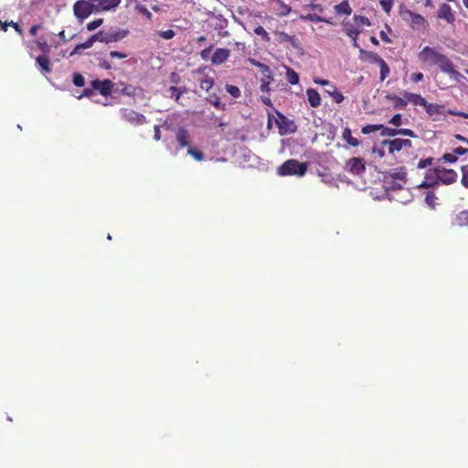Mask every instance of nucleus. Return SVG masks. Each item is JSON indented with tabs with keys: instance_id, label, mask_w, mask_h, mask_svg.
Masks as SVG:
<instances>
[{
	"instance_id": "63",
	"label": "nucleus",
	"mask_w": 468,
	"mask_h": 468,
	"mask_svg": "<svg viewBox=\"0 0 468 468\" xmlns=\"http://www.w3.org/2000/svg\"><path fill=\"white\" fill-rule=\"evenodd\" d=\"M381 39L386 42V43H391V39L388 37V35L384 32V31H381L380 34H379Z\"/></svg>"
},
{
	"instance_id": "62",
	"label": "nucleus",
	"mask_w": 468,
	"mask_h": 468,
	"mask_svg": "<svg viewBox=\"0 0 468 468\" xmlns=\"http://www.w3.org/2000/svg\"><path fill=\"white\" fill-rule=\"evenodd\" d=\"M261 90L262 92H269L270 91V83L269 82H262L261 85Z\"/></svg>"
},
{
	"instance_id": "64",
	"label": "nucleus",
	"mask_w": 468,
	"mask_h": 468,
	"mask_svg": "<svg viewBox=\"0 0 468 468\" xmlns=\"http://www.w3.org/2000/svg\"><path fill=\"white\" fill-rule=\"evenodd\" d=\"M261 101L267 105V106H272V103H271V101L269 97H264V96H261Z\"/></svg>"
},
{
	"instance_id": "7",
	"label": "nucleus",
	"mask_w": 468,
	"mask_h": 468,
	"mask_svg": "<svg viewBox=\"0 0 468 468\" xmlns=\"http://www.w3.org/2000/svg\"><path fill=\"white\" fill-rule=\"evenodd\" d=\"M278 118L275 119V123L279 128V133L281 135H284L287 133H294L296 130V126L293 122L290 121L284 115L277 112Z\"/></svg>"
},
{
	"instance_id": "31",
	"label": "nucleus",
	"mask_w": 468,
	"mask_h": 468,
	"mask_svg": "<svg viewBox=\"0 0 468 468\" xmlns=\"http://www.w3.org/2000/svg\"><path fill=\"white\" fill-rule=\"evenodd\" d=\"M437 197L432 192H428L425 197V203L432 209L436 207Z\"/></svg>"
},
{
	"instance_id": "50",
	"label": "nucleus",
	"mask_w": 468,
	"mask_h": 468,
	"mask_svg": "<svg viewBox=\"0 0 468 468\" xmlns=\"http://www.w3.org/2000/svg\"><path fill=\"white\" fill-rule=\"evenodd\" d=\"M389 123H391L394 126H399L401 125V114L398 113L395 114L389 121Z\"/></svg>"
},
{
	"instance_id": "1",
	"label": "nucleus",
	"mask_w": 468,
	"mask_h": 468,
	"mask_svg": "<svg viewBox=\"0 0 468 468\" xmlns=\"http://www.w3.org/2000/svg\"><path fill=\"white\" fill-rule=\"evenodd\" d=\"M418 58L424 65H437L441 71L447 70V67H449V62L451 61L446 55L428 46L424 47L419 52Z\"/></svg>"
},
{
	"instance_id": "46",
	"label": "nucleus",
	"mask_w": 468,
	"mask_h": 468,
	"mask_svg": "<svg viewBox=\"0 0 468 468\" xmlns=\"http://www.w3.org/2000/svg\"><path fill=\"white\" fill-rule=\"evenodd\" d=\"M355 20L360 26H370L369 19L363 16H356Z\"/></svg>"
},
{
	"instance_id": "52",
	"label": "nucleus",
	"mask_w": 468,
	"mask_h": 468,
	"mask_svg": "<svg viewBox=\"0 0 468 468\" xmlns=\"http://www.w3.org/2000/svg\"><path fill=\"white\" fill-rule=\"evenodd\" d=\"M254 32H255V34H257L258 36L262 37L263 38H268V33L266 32V30L261 26L257 27L255 28Z\"/></svg>"
},
{
	"instance_id": "53",
	"label": "nucleus",
	"mask_w": 468,
	"mask_h": 468,
	"mask_svg": "<svg viewBox=\"0 0 468 468\" xmlns=\"http://www.w3.org/2000/svg\"><path fill=\"white\" fill-rule=\"evenodd\" d=\"M138 11L145 16L148 19L152 18V13L144 6H139Z\"/></svg>"
},
{
	"instance_id": "61",
	"label": "nucleus",
	"mask_w": 468,
	"mask_h": 468,
	"mask_svg": "<svg viewBox=\"0 0 468 468\" xmlns=\"http://www.w3.org/2000/svg\"><path fill=\"white\" fill-rule=\"evenodd\" d=\"M398 180H394V182H390L389 186H385L388 189H400L403 186H398Z\"/></svg>"
},
{
	"instance_id": "33",
	"label": "nucleus",
	"mask_w": 468,
	"mask_h": 468,
	"mask_svg": "<svg viewBox=\"0 0 468 468\" xmlns=\"http://www.w3.org/2000/svg\"><path fill=\"white\" fill-rule=\"evenodd\" d=\"M382 128V124H368L362 128L364 134H369L371 133L379 131Z\"/></svg>"
},
{
	"instance_id": "27",
	"label": "nucleus",
	"mask_w": 468,
	"mask_h": 468,
	"mask_svg": "<svg viewBox=\"0 0 468 468\" xmlns=\"http://www.w3.org/2000/svg\"><path fill=\"white\" fill-rule=\"evenodd\" d=\"M96 42V39L93 38V35L84 43L79 44L75 47V48L71 51L70 56L79 53L81 49H87L92 47V45Z\"/></svg>"
},
{
	"instance_id": "30",
	"label": "nucleus",
	"mask_w": 468,
	"mask_h": 468,
	"mask_svg": "<svg viewBox=\"0 0 468 468\" xmlns=\"http://www.w3.org/2000/svg\"><path fill=\"white\" fill-rule=\"evenodd\" d=\"M343 138L352 146H357L359 144L358 140L352 136L351 130L348 128L344 130Z\"/></svg>"
},
{
	"instance_id": "6",
	"label": "nucleus",
	"mask_w": 468,
	"mask_h": 468,
	"mask_svg": "<svg viewBox=\"0 0 468 468\" xmlns=\"http://www.w3.org/2000/svg\"><path fill=\"white\" fill-rule=\"evenodd\" d=\"M398 180V186H403L406 183V171L404 167H399L389 172H387L384 176V185L389 186L390 182Z\"/></svg>"
},
{
	"instance_id": "15",
	"label": "nucleus",
	"mask_w": 468,
	"mask_h": 468,
	"mask_svg": "<svg viewBox=\"0 0 468 468\" xmlns=\"http://www.w3.org/2000/svg\"><path fill=\"white\" fill-rule=\"evenodd\" d=\"M229 57V50L227 48H217L211 58L213 64H222Z\"/></svg>"
},
{
	"instance_id": "10",
	"label": "nucleus",
	"mask_w": 468,
	"mask_h": 468,
	"mask_svg": "<svg viewBox=\"0 0 468 468\" xmlns=\"http://www.w3.org/2000/svg\"><path fill=\"white\" fill-rule=\"evenodd\" d=\"M435 176L438 184L450 185L457 179V173L452 169H435Z\"/></svg>"
},
{
	"instance_id": "11",
	"label": "nucleus",
	"mask_w": 468,
	"mask_h": 468,
	"mask_svg": "<svg viewBox=\"0 0 468 468\" xmlns=\"http://www.w3.org/2000/svg\"><path fill=\"white\" fill-rule=\"evenodd\" d=\"M402 95L404 98H406L407 104L409 102L412 103L416 106H423L427 112H431V108L432 107V104L428 103V101L420 94L411 93L409 91H403Z\"/></svg>"
},
{
	"instance_id": "51",
	"label": "nucleus",
	"mask_w": 468,
	"mask_h": 468,
	"mask_svg": "<svg viewBox=\"0 0 468 468\" xmlns=\"http://www.w3.org/2000/svg\"><path fill=\"white\" fill-rule=\"evenodd\" d=\"M359 34V31L357 29H348L347 30V35L353 38L354 40V46L356 47L357 46V43H356V37Z\"/></svg>"
},
{
	"instance_id": "58",
	"label": "nucleus",
	"mask_w": 468,
	"mask_h": 468,
	"mask_svg": "<svg viewBox=\"0 0 468 468\" xmlns=\"http://www.w3.org/2000/svg\"><path fill=\"white\" fill-rule=\"evenodd\" d=\"M314 82L322 86H330L332 83L326 80L314 79Z\"/></svg>"
},
{
	"instance_id": "20",
	"label": "nucleus",
	"mask_w": 468,
	"mask_h": 468,
	"mask_svg": "<svg viewBox=\"0 0 468 468\" xmlns=\"http://www.w3.org/2000/svg\"><path fill=\"white\" fill-rule=\"evenodd\" d=\"M375 61L378 64L380 68V80L383 81L389 74L390 69L386 61L380 57H377Z\"/></svg>"
},
{
	"instance_id": "37",
	"label": "nucleus",
	"mask_w": 468,
	"mask_h": 468,
	"mask_svg": "<svg viewBox=\"0 0 468 468\" xmlns=\"http://www.w3.org/2000/svg\"><path fill=\"white\" fill-rule=\"evenodd\" d=\"M382 9L387 13L389 14L391 11V8L394 4V0H380L379 2Z\"/></svg>"
},
{
	"instance_id": "9",
	"label": "nucleus",
	"mask_w": 468,
	"mask_h": 468,
	"mask_svg": "<svg viewBox=\"0 0 468 468\" xmlns=\"http://www.w3.org/2000/svg\"><path fill=\"white\" fill-rule=\"evenodd\" d=\"M121 113L122 119L132 124L141 125L146 122L144 115L131 109H122Z\"/></svg>"
},
{
	"instance_id": "4",
	"label": "nucleus",
	"mask_w": 468,
	"mask_h": 468,
	"mask_svg": "<svg viewBox=\"0 0 468 468\" xmlns=\"http://www.w3.org/2000/svg\"><path fill=\"white\" fill-rule=\"evenodd\" d=\"M95 11V4L90 0H79L74 5V14L79 18L88 17Z\"/></svg>"
},
{
	"instance_id": "12",
	"label": "nucleus",
	"mask_w": 468,
	"mask_h": 468,
	"mask_svg": "<svg viewBox=\"0 0 468 468\" xmlns=\"http://www.w3.org/2000/svg\"><path fill=\"white\" fill-rule=\"evenodd\" d=\"M113 83L110 80H95L92 81V88L100 91L103 96H107L111 93Z\"/></svg>"
},
{
	"instance_id": "25",
	"label": "nucleus",
	"mask_w": 468,
	"mask_h": 468,
	"mask_svg": "<svg viewBox=\"0 0 468 468\" xmlns=\"http://www.w3.org/2000/svg\"><path fill=\"white\" fill-rule=\"evenodd\" d=\"M330 88L325 91L334 99L336 103H340L344 101V95L339 92L334 84L329 86Z\"/></svg>"
},
{
	"instance_id": "5",
	"label": "nucleus",
	"mask_w": 468,
	"mask_h": 468,
	"mask_svg": "<svg viewBox=\"0 0 468 468\" xmlns=\"http://www.w3.org/2000/svg\"><path fill=\"white\" fill-rule=\"evenodd\" d=\"M125 35L124 31L120 30L99 31L93 35V38L101 43H111L121 40Z\"/></svg>"
},
{
	"instance_id": "14",
	"label": "nucleus",
	"mask_w": 468,
	"mask_h": 468,
	"mask_svg": "<svg viewBox=\"0 0 468 468\" xmlns=\"http://www.w3.org/2000/svg\"><path fill=\"white\" fill-rule=\"evenodd\" d=\"M346 170L354 175H359L365 171V165L360 158H351L346 163Z\"/></svg>"
},
{
	"instance_id": "8",
	"label": "nucleus",
	"mask_w": 468,
	"mask_h": 468,
	"mask_svg": "<svg viewBox=\"0 0 468 468\" xmlns=\"http://www.w3.org/2000/svg\"><path fill=\"white\" fill-rule=\"evenodd\" d=\"M382 144L388 147V153L391 154L400 151L402 148H410L412 146L410 140L399 138L393 140H384L382 141Z\"/></svg>"
},
{
	"instance_id": "22",
	"label": "nucleus",
	"mask_w": 468,
	"mask_h": 468,
	"mask_svg": "<svg viewBox=\"0 0 468 468\" xmlns=\"http://www.w3.org/2000/svg\"><path fill=\"white\" fill-rule=\"evenodd\" d=\"M176 141L178 142L181 148L188 145V133L186 129L181 128L176 133Z\"/></svg>"
},
{
	"instance_id": "24",
	"label": "nucleus",
	"mask_w": 468,
	"mask_h": 468,
	"mask_svg": "<svg viewBox=\"0 0 468 468\" xmlns=\"http://www.w3.org/2000/svg\"><path fill=\"white\" fill-rule=\"evenodd\" d=\"M453 224L459 227H468V210L457 214Z\"/></svg>"
},
{
	"instance_id": "2",
	"label": "nucleus",
	"mask_w": 468,
	"mask_h": 468,
	"mask_svg": "<svg viewBox=\"0 0 468 468\" xmlns=\"http://www.w3.org/2000/svg\"><path fill=\"white\" fill-rule=\"evenodd\" d=\"M399 14L402 20L415 31H425L429 27V22L423 16L412 12L404 5H399Z\"/></svg>"
},
{
	"instance_id": "41",
	"label": "nucleus",
	"mask_w": 468,
	"mask_h": 468,
	"mask_svg": "<svg viewBox=\"0 0 468 468\" xmlns=\"http://www.w3.org/2000/svg\"><path fill=\"white\" fill-rule=\"evenodd\" d=\"M102 22H103V20L101 18L91 21L87 24V29L89 31H93L96 28H98L102 24Z\"/></svg>"
},
{
	"instance_id": "29",
	"label": "nucleus",
	"mask_w": 468,
	"mask_h": 468,
	"mask_svg": "<svg viewBox=\"0 0 468 468\" xmlns=\"http://www.w3.org/2000/svg\"><path fill=\"white\" fill-rule=\"evenodd\" d=\"M37 62L43 71H45L47 73L50 71V68H49L50 61L47 56L37 57Z\"/></svg>"
},
{
	"instance_id": "54",
	"label": "nucleus",
	"mask_w": 468,
	"mask_h": 468,
	"mask_svg": "<svg viewBox=\"0 0 468 468\" xmlns=\"http://www.w3.org/2000/svg\"><path fill=\"white\" fill-rule=\"evenodd\" d=\"M211 50H212V47H209V48H207L203 49V50L201 51V53H200L201 58H202L204 60L208 59L209 55H210V53H211Z\"/></svg>"
},
{
	"instance_id": "60",
	"label": "nucleus",
	"mask_w": 468,
	"mask_h": 468,
	"mask_svg": "<svg viewBox=\"0 0 468 468\" xmlns=\"http://www.w3.org/2000/svg\"><path fill=\"white\" fill-rule=\"evenodd\" d=\"M154 138L156 141H159L161 139V132H160V127L158 125L154 126Z\"/></svg>"
},
{
	"instance_id": "17",
	"label": "nucleus",
	"mask_w": 468,
	"mask_h": 468,
	"mask_svg": "<svg viewBox=\"0 0 468 468\" xmlns=\"http://www.w3.org/2000/svg\"><path fill=\"white\" fill-rule=\"evenodd\" d=\"M306 95L312 107L316 108L321 104L320 94L314 89H307Z\"/></svg>"
},
{
	"instance_id": "59",
	"label": "nucleus",
	"mask_w": 468,
	"mask_h": 468,
	"mask_svg": "<svg viewBox=\"0 0 468 468\" xmlns=\"http://www.w3.org/2000/svg\"><path fill=\"white\" fill-rule=\"evenodd\" d=\"M454 154L455 155H462V154H464L466 153H468V149L467 148H463V147H457L454 149L453 151Z\"/></svg>"
},
{
	"instance_id": "19",
	"label": "nucleus",
	"mask_w": 468,
	"mask_h": 468,
	"mask_svg": "<svg viewBox=\"0 0 468 468\" xmlns=\"http://www.w3.org/2000/svg\"><path fill=\"white\" fill-rule=\"evenodd\" d=\"M299 18L302 21L324 22L326 24L334 25L331 19L322 17L317 14L300 15Z\"/></svg>"
},
{
	"instance_id": "36",
	"label": "nucleus",
	"mask_w": 468,
	"mask_h": 468,
	"mask_svg": "<svg viewBox=\"0 0 468 468\" xmlns=\"http://www.w3.org/2000/svg\"><path fill=\"white\" fill-rule=\"evenodd\" d=\"M0 24L2 26V29L4 31H6L7 30V27L8 26H12V28H15L16 32H18L19 35H22V29L20 27V26L17 24V23H15V22H10V23H7V22H5V23H2L0 21Z\"/></svg>"
},
{
	"instance_id": "3",
	"label": "nucleus",
	"mask_w": 468,
	"mask_h": 468,
	"mask_svg": "<svg viewBox=\"0 0 468 468\" xmlns=\"http://www.w3.org/2000/svg\"><path fill=\"white\" fill-rule=\"evenodd\" d=\"M307 167V163H302L296 159H290L277 168V173L281 176H295L301 177L306 174Z\"/></svg>"
},
{
	"instance_id": "21",
	"label": "nucleus",
	"mask_w": 468,
	"mask_h": 468,
	"mask_svg": "<svg viewBox=\"0 0 468 468\" xmlns=\"http://www.w3.org/2000/svg\"><path fill=\"white\" fill-rule=\"evenodd\" d=\"M386 99L394 101V107L398 109H404L407 106L406 98H401L394 94L386 95Z\"/></svg>"
},
{
	"instance_id": "48",
	"label": "nucleus",
	"mask_w": 468,
	"mask_h": 468,
	"mask_svg": "<svg viewBox=\"0 0 468 468\" xmlns=\"http://www.w3.org/2000/svg\"><path fill=\"white\" fill-rule=\"evenodd\" d=\"M398 135H405L409 137H416L415 133L410 129H398Z\"/></svg>"
},
{
	"instance_id": "43",
	"label": "nucleus",
	"mask_w": 468,
	"mask_h": 468,
	"mask_svg": "<svg viewBox=\"0 0 468 468\" xmlns=\"http://www.w3.org/2000/svg\"><path fill=\"white\" fill-rule=\"evenodd\" d=\"M462 183L463 185L468 188V165L462 166Z\"/></svg>"
},
{
	"instance_id": "42",
	"label": "nucleus",
	"mask_w": 468,
	"mask_h": 468,
	"mask_svg": "<svg viewBox=\"0 0 468 468\" xmlns=\"http://www.w3.org/2000/svg\"><path fill=\"white\" fill-rule=\"evenodd\" d=\"M386 145H383L382 144L378 146V145H375L373 148H372V152L376 154H378V156L379 158H383L385 156V147Z\"/></svg>"
},
{
	"instance_id": "38",
	"label": "nucleus",
	"mask_w": 468,
	"mask_h": 468,
	"mask_svg": "<svg viewBox=\"0 0 468 468\" xmlns=\"http://www.w3.org/2000/svg\"><path fill=\"white\" fill-rule=\"evenodd\" d=\"M226 90L233 98H239L240 96V90L237 86L227 85Z\"/></svg>"
},
{
	"instance_id": "45",
	"label": "nucleus",
	"mask_w": 468,
	"mask_h": 468,
	"mask_svg": "<svg viewBox=\"0 0 468 468\" xmlns=\"http://www.w3.org/2000/svg\"><path fill=\"white\" fill-rule=\"evenodd\" d=\"M182 95V91L176 87L170 88V97L175 99V101H178L180 96Z\"/></svg>"
},
{
	"instance_id": "44",
	"label": "nucleus",
	"mask_w": 468,
	"mask_h": 468,
	"mask_svg": "<svg viewBox=\"0 0 468 468\" xmlns=\"http://www.w3.org/2000/svg\"><path fill=\"white\" fill-rule=\"evenodd\" d=\"M432 160H433L432 158L421 159V160H420V162L418 163L417 167H418L419 169H424V168H426V167H428V166H430V165H432Z\"/></svg>"
},
{
	"instance_id": "55",
	"label": "nucleus",
	"mask_w": 468,
	"mask_h": 468,
	"mask_svg": "<svg viewBox=\"0 0 468 468\" xmlns=\"http://www.w3.org/2000/svg\"><path fill=\"white\" fill-rule=\"evenodd\" d=\"M443 159L449 163H454L457 160L456 155L453 154H445Z\"/></svg>"
},
{
	"instance_id": "35",
	"label": "nucleus",
	"mask_w": 468,
	"mask_h": 468,
	"mask_svg": "<svg viewBox=\"0 0 468 468\" xmlns=\"http://www.w3.org/2000/svg\"><path fill=\"white\" fill-rule=\"evenodd\" d=\"M379 131H381L382 136L392 137V136L398 135V129L388 128V127H385L384 125H382V128Z\"/></svg>"
},
{
	"instance_id": "13",
	"label": "nucleus",
	"mask_w": 468,
	"mask_h": 468,
	"mask_svg": "<svg viewBox=\"0 0 468 468\" xmlns=\"http://www.w3.org/2000/svg\"><path fill=\"white\" fill-rule=\"evenodd\" d=\"M438 17L452 24L455 21V16L452 13V7L448 4H442L438 10Z\"/></svg>"
},
{
	"instance_id": "23",
	"label": "nucleus",
	"mask_w": 468,
	"mask_h": 468,
	"mask_svg": "<svg viewBox=\"0 0 468 468\" xmlns=\"http://www.w3.org/2000/svg\"><path fill=\"white\" fill-rule=\"evenodd\" d=\"M442 72L449 74L451 79L457 82H460L462 81L463 79H464L463 75H462L459 71L454 69L452 61L449 62V67H447V70H442Z\"/></svg>"
},
{
	"instance_id": "34",
	"label": "nucleus",
	"mask_w": 468,
	"mask_h": 468,
	"mask_svg": "<svg viewBox=\"0 0 468 468\" xmlns=\"http://www.w3.org/2000/svg\"><path fill=\"white\" fill-rule=\"evenodd\" d=\"M213 80L211 78H205L200 80V88L208 91L213 87Z\"/></svg>"
},
{
	"instance_id": "26",
	"label": "nucleus",
	"mask_w": 468,
	"mask_h": 468,
	"mask_svg": "<svg viewBox=\"0 0 468 468\" xmlns=\"http://www.w3.org/2000/svg\"><path fill=\"white\" fill-rule=\"evenodd\" d=\"M335 10L339 15H347L349 16L352 13V9L349 5V3L345 0L341 2L340 4L335 5Z\"/></svg>"
},
{
	"instance_id": "49",
	"label": "nucleus",
	"mask_w": 468,
	"mask_h": 468,
	"mask_svg": "<svg viewBox=\"0 0 468 468\" xmlns=\"http://www.w3.org/2000/svg\"><path fill=\"white\" fill-rule=\"evenodd\" d=\"M305 8L315 10V11H317L319 13H323L324 12V7L320 4L311 3V4L307 5H305Z\"/></svg>"
},
{
	"instance_id": "32",
	"label": "nucleus",
	"mask_w": 468,
	"mask_h": 468,
	"mask_svg": "<svg viewBox=\"0 0 468 468\" xmlns=\"http://www.w3.org/2000/svg\"><path fill=\"white\" fill-rule=\"evenodd\" d=\"M187 154L197 161H202L204 159V154L196 148H188Z\"/></svg>"
},
{
	"instance_id": "47",
	"label": "nucleus",
	"mask_w": 468,
	"mask_h": 468,
	"mask_svg": "<svg viewBox=\"0 0 468 468\" xmlns=\"http://www.w3.org/2000/svg\"><path fill=\"white\" fill-rule=\"evenodd\" d=\"M37 45L38 46L40 50L44 53H48L50 51V47L45 40H43V41L37 40Z\"/></svg>"
},
{
	"instance_id": "56",
	"label": "nucleus",
	"mask_w": 468,
	"mask_h": 468,
	"mask_svg": "<svg viewBox=\"0 0 468 468\" xmlns=\"http://www.w3.org/2000/svg\"><path fill=\"white\" fill-rule=\"evenodd\" d=\"M410 79L413 82H419L423 80V74L420 72L413 73L411 74Z\"/></svg>"
},
{
	"instance_id": "39",
	"label": "nucleus",
	"mask_w": 468,
	"mask_h": 468,
	"mask_svg": "<svg viewBox=\"0 0 468 468\" xmlns=\"http://www.w3.org/2000/svg\"><path fill=\"white\" fill-rule=\"evenodd\" d=\"M157 34L164 39H171L176 36V33L172 29L161 30Z\"/></svg>"
},
{
	"instance_id": "40",
	"label": "nucleus",
	"mask_w": 468,
	"mask_h": 468,
	"mask_svg": "<svg viewBox=\"0 0 468 468\" xmlns=\"http://www.w3.org/2000/svg\"><path fill=\"white\" fill-rule=\"evenodd\" d=\"M73 83L78 87H83L85 84L84 77L80 73H74Z\"/></svg>"
},
{
	"instance_id": "28",
	"label": "nucleus",
	"mask_w": 468,
	"mask_h": 468,
	"mask_svg": "<svg viewBox=\"0 0 468 468\" xmlns=\"http://www.w3.org/2000/svg\"><path fill=\"white\" fill-rule=\"evenodd\" d=\"M286 79L292 85H296L299 82V75L291 68H286Z\"/></svg>"
},
{
	"instance_id": "18",
	"label": "nucleus",
	"mask_w": 468,
	"mask_h": 468,
	"mask_svg": "<svg viewBox=\"0 0 468 468\" xmlns=\"http://www.w3.org/2000/svg\"><path fill=\"white\" fill-rule=\"evenodd\" d=\"M436 185H438V182L436 179L435 169H434V170L428 171L424 181L419 185V187H431Z\"/></svg>"
},
{
	"instance_id": "57",
	"label": "nucleus",
	"mask_w": 468,
	"mask_h": 468,
	"mask_svg": "<svg viewBox=\"0 0 468 468\" xmlns=\"http://www.w3.org/2000/svg\"><path fill=\"white\" fill-rule=\"evenodd\" d=\"M110 57L112 58H126V55L125 54H122V53H120L118 51H111L110 52Z\"/></svg>"
},
{
	"instance_id": "16",
	"label": "nucleus",
	"mask_w": 468,
	"mask_h": 468,
	"mask_svg": "<svg viewBox=\"0 0 468 468\" xmlns=\"http://www.w3.org/2000/svg\"><path fill=\"white\" fill-rule=\"evenodd\" d=\"M272 5L277 16H285L292 12V7L282 0H274Z\"/></svg>"
}]
</instances>
